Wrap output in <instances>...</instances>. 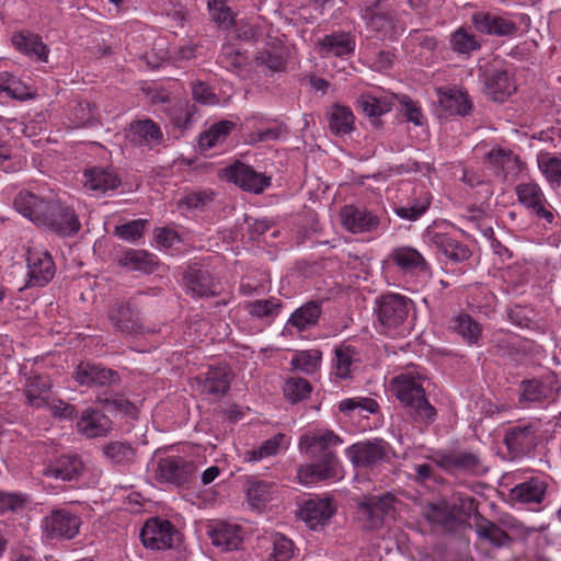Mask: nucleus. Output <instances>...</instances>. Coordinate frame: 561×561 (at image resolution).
Returning a JSON list of instances; mask_svg holds the SVG:
<instances>
[{
  "label": "nucleus",
  "mask_w": 561,
  "mask_h": 561,
  "mask_svg": "<svg viewBox=\"0 0 561 561\" xmlns=\"http://www.w3.org/2000/svg\"><path fill=\"white\" fill-rule=\"evenodd\" d=\"M343 443L342 438L333 431H319L311 435H304L300 438V446L312 455L322 451L323 455L318 463L304 465L297 470L299 482L310 485L335 477L339 467V459L331 450Z\"/></svg>",
  "instance_id": "nucleus-1"
},
{
  "label": "nucleus",
  "mask_w": 561,
  "mask_h": 561,
  "mask_svg": "<svg viewBox=\"0 0 561 561\" xmlns=\"http://www.w3.org/2000/svg\"><path fill=\"white\" fill-rule=\"evenodd\" d=\"M423 381L419 374L404 373L392 378L389 387L414 422L430 424L435 421L436 410L426 398Z\"/></svg>",
  "instance_id": "nucleus-2"
},
{
  "label": "nucleus",
  "mask_w": 561,
  "mask_h": 561,
  "mask_svg": "<svg viewBox=\"0 0 561 561\" xmlns=\"http://www.w3.org/2000/svg\"><path fill=\"white\" fill-rule=\"evenodd\" d=\"M394 451L382 438L357 442L346 449V456L355 467L374 469L381 463H389Z\"/></svg>",
  "instance_id": "nucleus-3"
},
{
  "label": "nucleus",
  "mask_w": 561,
  "mask_h": 561,
  "mask_svg": "<svg viewBox=\"0 0 561 561\" xmlns=\"http://www.w3.org/2000/svg\"><path fill=\"white\" fill-rule=\"evenodd\" d=\"M81 516L67 508H53L41 524L42 533L49 540H72L79 535Z\"/></svg>",
  "instance_id": "nucleus-4"
},
{
  "label": "nucleus",
  "mask_w": 561,
  "mask_h": 561,
  "mask_svg": "<svg viewBox=\"0 0 561 561\" xmlns=\"http://www.w3.org/2000/svg\"><path fill=\"white\" fill-rule=\"evenodd\" d=\"M412 300L399 294H386L376 300L378 322L387 330L396 329L408 318Z\"/></svg>",
  "instance_id": "nucleus-5"
},
{
  "label": "nucleus",
  "mask_w": 561,
  "mask_h": 561,
  "mask_svg": "<svg viewBox=\"0 0 561 561\" xmlns=\"http://www.w3.org/2000/svg\"><path fill=\"white\" fill-rule=\"evenodd\" d=\"M430 459L436 467L448 473L462 472L478 476L485 471L479 456L470 451H437Z\"/></svg>",
  "instance_id": "nucleus-6"
},
{
  "label": "nucleus",
  "mask_w": 561,
  "mask_h": 561,
  "mask_svg": "<svg viewBox=\"0 0 561 561\" xmlns=\"http://www.w3.org/2000/svg\"><path fill=\"white\" fill-rule=\"evenodd\" d=\"M422 239L428 247L435 249L454 263L465 262L472 254L467 244L447 232L437 230L436 225L427 227Z\"/></svg>",
  "instance_id": "nucleus-7"
},
{
  "label": "nucleus",
  "mask_w": 561,
  "mask_h": 561,
  "mask_svg": "<svg viewBox=\"0 0 561 561\" xmlns=\"http://www.w3.org/2000/svg\"><path fill=\"white\" fill-rule=\"evenodd\" d=\"M49 203L50 199L31 191L23 190L14 197L13 206L18 213L38 227L42 225L54 226V221L46 216V213L58 209L56 208V205H49Z\"/></svg>",
  "instance_id": "nucleus-8"
},
{
  "label": "nucleus",
  "mask_w": 561,
  "mask_h": 561,
  "mask_svg": "<svg viewBox=\"0 0 561 561\" xmlns=\"http://www.w3.org/2000/svg\"><path fill=\"white\" fill-rule=\"evenodd\" d=\"M471 23L477 32L489 36L511 37L518 32L514 20L495 11H476L471 15Z\"/></svg>",
  "instance_id": "nucleus-9"
},
{
  "label": "nucleus",
  "mask_w": 561,
  "mask_h": 561,
  "mask_svg": "<svg viewBox=\"0 0 561 561\" xmlns=\"http://www.w3.org/2000/svg\"><path fill=\"white\" fill-rule=\"evenodd\" d=\"M107 317L114 329L122 334L136 336L149 332L142 323L139 310L129 302L112 304Z\"/></svg>",
  "instance_id": "nucleus-10"
},
{
  "label": "nucleus",
  "mask_w": 561,
  "mask_h": 561,
  "mask_svg": "<svg viewBox=\"0 0 561 561\" xmlns=\"http://www.w3.org/2000/svg\"><path fill=\"white\" fill-rule=\"evenodd\" d=\"M140 539L146 548L167 550L179 540V533L169 520L151 518L141 528Z\"/></svg>",
  "instance_id": "nucleus-11"
},
{
  "label": "nucleus",
  "mask_w": 561,
  "mask_h": 561,
  "mask_svg": "<svg viewBox=\"0 0 561 561\" xmlns=\"http://www.w3.org/2000/svg\"><path fill=\"white\" fill-rule=\"evenodd\" d=\"M195 471L193 461L180 456H169L159 460L156 476L161 482L180 486L188 483Z\"/></svg>",
  "instance_id": "nucleus-12"
},
{
  "label": "nucleus",
  "mask_w": 561,
  "mask_h": 561,
  "mask_svg": "<svg viewBox=\"0 0 561 561\" xmlns=\"http://www.w3.org/2000/svg\"><path fill=\"white\" fill-rule=\"evenodd\" d=\"M27 284L30 286L43 287L47 285L55 275V263L50 253L44 249L32 248L27 251Z\"/></svg>",
  "instance_id": "nucleus-13"
},
{
  "label": "nucleus",
  "mask_w": 561,
  "mask_h": 561,
  "mask_svg": "<svg viewBox=\"0 0 561 561\" xmlns=\"http://www.w3.org/2000/svg\"><path fill=\"white\" fill-rule=\"evenodd\" d=\"M518 202L537 218L551 224L554 215L541 190L535 182L520 183L515 188Z\"/></svg>",
  "instance_id": "nucleus-14"
},
{
  "label": "nucleus",
  "mask_w": 561,
  "mask_h": 561,
  "mask_svg": "<svg viewBox=\"0 0 561 561\" xmlns=\"http://www.w3.org/2000/svg\"><path fill=\"white\" fill-rule=\"evenodd\" d=\"M356 36L351 32L335 31L321 37L317 50L323 58H344L354 54Z\"/></svg>",
  "instance_id": "nucleus-15"
},
{
  "label": "nucleus",
  "mask_w": 561,
  "mask_h": 561,
  "mask_svg": "<svg viewBox=\"0 0 561 561\" xmlns=\"http://www.w3.org/2000/svg\"><path fill=\"white\" fill-rule=\"evenodd\" d=\"M73 378L78 383L87 387L112 386L119 380L115 370L90 362L80 363L75 369Z\"/></svg>",
  "instance_id": "nucleus-16"
},
{
  "label": "nucleus",
  "mask_w": 561,
  "mask_h": 561,
  "mask_svg": "<svg viewBox=\"0 0 561 561\" xmlns=\"http://www.w3.org/2000/svg\"><path fill=\"white\" fill-rule=\"evenodd\" d=\"M229 181L240 186L244 191L259 194L270 185V179L264 174L256 172L250 165L242 162H236L225 170Z\"/></svg>",
  "instance_id": "nucleus-17"
},
{
  "label": "nucleus",
  "mask_w": 561,
  "mask_h": 561,
  "mask_svg": "<svg viewBox=\"0 0 561 561\" xmlns=\"http://www.w3.org/2000/svg\"><path fill=\"white\" fill-rule=\"evenodd\" d=\"M392 499L389 496L369 499L359 504L357 518L366 530H375L383 525L385 515L391 508Z\"/></svg>",
  "instance_id": "nucleus-18"
},
{
  "label": "nucleus",
  "mask_w": 561,
  "mask_h": 561,
  "mask_svg": "<svg viewBox=\"0 0 561 561\" xmlns=\"http://www.w3.org/2000/svg\"><path fill=\"white\" fill-rule=\"evenodd\" d=\"M49 205H56L58 209L46 213V216L54 221V226L42 225L41 227L47 228L60 236H72L80 230L81 224L71 207L62 204L58 199H50Z\"/></svg>",
  "instance_id": "nucleus-19"
},
{
  "label": "nucleus",
  "mask_w": 561,
  "mask_h": 561,
  "mask_svg": "<svg viewBox=\"0 0 561 561\" xmlns=\"http://www.w3.org/2000/svg\"><path fill=\"white\" fill-rule=\"evenodd\" d=\"M485 162L489 169L503 180L515 178L520 171V161L510 149L501 147L492 148L485 154Z\"/></svg>",
  "instance_id": "nucleus-20"
},
{
  "label": "nucleus",
  "mask_w": 561,
  "mask_h": 561,
  "mask_svg": "<svg viewBox=\"0 0 561 561\" xmlns=\"http://www.w3.org/2000/svg\"><path fill=\"white\" fill-rule=\"evenodd\" d=\"M207 534L211 543L222 551L236 550L242 542L241 528L224 520H216L209 525Z\"/></svg>",
  "instance_id": "nucleus-21"
},
{
  "label": "nucleus",
  "mask_w": 561,
  "mask_h": 561,
  "mask_svg": "<svg viewBox=\"0 0 561 561\" xmlns=\"http://www.w3.org/2000/svg\"><path fill=\"white\" fill-rule=\"evenodd\" d=\"M504 443L513 457L529 454L536 446V431L533 425H517L505 432Z\"/></svg>",
  "instance_id": "nucleus-22"
},
{
  "label": "nucleus",
  "mask_w": 561,
  "mask_h": 561,
  "mask_svg": "<svg viewBox=\"0 0 561 561\" xmlns=\"http://www.w3.org/2000/svg\"><path fill=\"white\" fill-rule=\"evenodd\" d=\"M389 259L404 275L427 273L430 271V265L424 256L412 247L393 249Z\"/></svg>",
  "instance_id": "nucleus-23"
},
{
  "label": "nucleus",
  "mask_w": 561,
  "mask_h": 561,
  "mask_svg": "<svg viewBox=\"0 0 561 561\" xmlns=\"http://www.w3.org/2000/svg\"><path fill=\"white\" fill-rule=\"evenodd\" d=\"M184 282L187 290L196 297H210L220 293V284L215 280L207 270L188 268L184 274Z\"/></svg>",
  "instance_id": "nucleus-24"
},
{
  "label": "nucleus",
  "mask_w": 561,
  "mask_h": 561,
  "mask_svg": "<svg viewBox=\"0 0 561 561\" xmlns=\"http://www.w3.org/2000/svg\"><path fill=\"white\" fill-rule=\"evenodd\" d=\"M84 466L77 455H62L44 469V476L61 481H78Z\"/></svg>",
  "instance_id": "nucleus-25"
},
{
  "label": "nucleus",
  "mask_w": 561,
  "mask_h": 561,
  "mask_svg": "<svg viewBox=\"0 0 561 561\" xmlns=\"http://www.w3.org/2000/svg\"><path fill=\"white\" fill-rule=\"evenodd\" d=\"M342 224L346 230L353 233H362L375 230L379 219L364 208L346 205L341 210Z\"/></svg>",
  "instance_id": "nucleus-26"
},
{
  "label": "nucleus",
  "mask_w": 561,
  "mask_h": 561,
  "mask_svg": "<svg viewBox=\"0 0 561 561\" xmlns=\"http://www.w3.org/2000/svg\"><path fill=\"white\" fill-rule=\"evenodd\" d=\"M112 422L102 411L87 408L77 422L79 433L88 438L104 436L111 430Z\"/></svg>",
  "instance_id": "nucleus-27"
},
{
  "label": "nucleus",
  "mask_w": 561,
  "mask_h": 561,
  "mask_svg": "<svg viewBox=\"0 0 561 561\" xmlns=\"http://www.w3.org/2000/svg\"><path fill=\"white\" fill-rule=\"evenodd\" d=\"M473 529L479 539L488 541L495 548L508 547L513 539L501 526L477 514L473 518Z\"/></svg>",
  "instance_id": "nucleus-28"
},
{
  "label": "nucleus",
  "mask_w": 561,
  "mask_h": 561,
  "mask_svg": "<svg viewBox=\"0 0 561 561\" xmlns=\"http://www.w3.org/2000/svg\"><path fill=\"white\" fill-rule=\"evenodd\" d=\"M51 382L48 376L31 375L26 378L24 393L26 402L32 408H44L51 396Z\"/></svg>",
  "instance_id": "nucleus-29"
},
{
  "label": "nucleus",
  "mask_w": 561,
  "mask_h": 561,
  "mask_svg": "<svg viewBox=\"0 0 561 561\" xmlns=\"http://www.w3.org/2000/svg\"><path fill=\"white\" fill-rule=\"evenodd\" d=\"M83 178L85 190L95 194H103L110 190H115L121 184L117 174L104 168L87 170Z\"/></svg>",
  "instance_id": "nucleus-30"
},
{
  "label": "nucleus",
  "mask_w": 561,
  "mask_h": 561,
  "mask_svg": "<svg viewBox=\"0 0 561 561\" xmlns=\"http://www.w3.org/2000/svg\"><path fill=\"white\" fill-rule=\"evenodd\" d=\"M485 93L496 102H503L515 90V84L506 70L497 69L485 75Z\"/></svg>",
  "instance_id": "nucleus-31"
},
{
  "label": "nucleus",
  "mask_w": 561,
  "mask_h": 561,
  "mask_svg": "<svg viewBox=\"0 0 561 561\" xmlns=\"http://www.w3.org/2000/svg\"><path fill=\"white\" fill-rule=\"evenodd\" d=\"M130 140L138 146H157L163 140L159 125L151 119L137 121L130 125Z\"/></svg>",
  "instance_id": "nucleus-32"
},
{
  "label": "nucleus",
  "mask_w": 561,
  "mask_h": 561,
  "mask_svg": "<svg viewBox=\"0 0 561 561\" xmlns=\"http://www.w3.org/2000/svg\"><path fill=\"white\" fill-rule=\"evenodd\" d=\"M334 514L332 503L327 499H310L305 502L300 510L301 518L310 528L325 523Z\"/></svg>",
  "instance_id": "nucleus-33"
},
{
  "label": "nucleus",
  "mask_w": 561,
  "mask_h": 561,
  "mask_svg": "<svg viewBox=\"0 0 561 561\" xmlns=\"http://www.w3.org/2000/svg\"><path fill=\"white\" fill-rule=\"evenodd\" d=\"M12 43L18 50L28 57L47 62L49 49L38 35L21 32L12 36Z\"/></svg>",
  "instance_id": "nucleus-34"
},
{
  "label": "nucleus",
  "mask_w": 561,
  "mask_h": 561,
  "mask_svg": "<svg viewBox=\"0 0 561 561\" xmlns=\"http://www.w3.org/2000/svg\"><path fill=\"white\" fill-rule=\"evenodd\" d=\"M118 264L131 272L152 273L157 261L153 254L145 250L128 249L119 256Z\"/></svg>",
  "instance_id": "nucleus-35"
},
{
  "label": "nucleus",
  "mask_w": 561,
  "mask_h": 561,
  "mask_svg": "<svg viewBox=\"0 0 561 561\" xmlns=\"http://www.w3.org/2000/svg\"><path fill=\"white\" fill-rule=\"evenodd\" d=\"M547 491V483L538 478H531L528 481L522 482L515 485L511 490V496L513 500L520 503L539 504L542 502Z\"/></svg>",
  "instance_id": "nucleus-36"
},
{
  "label": "nucleus",
  "mask_w": 561,
  "mask_h": 561,
  "mask_svg": "<svg viewBox=\"0 0 561 561\" xmlns=\"http://www.w3.org/2000/svg\"><path fill=\"white\" fill-rule=\"evenodd\" d=\"M320 316V304L318 301H308L290 314L287 324L296 328L298 331H305L316 325Z\"/></svg>",
  "instance_id": "nucleus-37"
},
{
  "label": "nucleus",
  "mask_w": 561,
  "mask_h": 561,
  "mask_svg": "<svg viewBox=\"0 0 561 561\" xmlns=\"http://www.w3.org/2000/svg\"><path fill=\"white\" fill-rule=\"evenodd\" d=\"M287 447L288 440L286 435L278 433L272 438L264 440L257 448L245 451L243 458L247 462H256L275 456L280 449H286Z\"/></svg>",
  "instance_id": "nucleus-38"
},
{
  "label": "nucleus",
  "mask_w": 561,
  "mask_h": 561,
  "mask_svg": "<svg viewBox=\"0 0 561 561\" xmlns=\"http://www.w3.org/2000/svg\"><path fill=\"white\" fill-rule=\"evenodd\" d=\"M438 102L446 115H466L471 110L468 95L460 90L439 92Z\"/></svg>",
  "instance_id": "nucleus-39"
},
{
  "label": "nucleus",
  "mask_w": 561,
  "mask_h": 561,
  "mask_svg": "<svg viewBox=\"0 0 561 561\" xmlns=\"http://www.w3.org/2000/svg\"><path fill=\"white\" fill-rule=\"evenodd\" d=\"M330 130L336 136L350 134L354 128V114L350 107L335 104L329 113Z\"/></svg>",
  "instance_id": "nucleus-40"
},
{
  "label": "nucleus",
  "mask_w": 561,
  "mask_h": 561,
  "mask_svg": "<svg viewBox=\"0 0 561 561\" xmlns=\"http://www.w3.org/2000/svg\"><path fill=\"white\" fill-rule=\"evenodd\" d=\"M203 390L207 393L225 394L230 388L229 370L226 367H211L205 374Z\"/></svg>",
  "instance_id": "nucleus-41"
},
{
  "label": "nucleus",
  "mask_w": 561,
  "mask_h": 561,
  "mask_svg": "<svg viewBox=\"0 0 561 561\" xmlns=\"http://www.w3.org/2000/svg\"><path fill=\"white\" fill-rule=\"evenodd\" d=\"M454 331L469 344H478L482 336V327L467 313H459L454 319Z\"/></svg>",
  "instance_id": "nucleus-42"
},
{
  "label": "nucleus",
  "mask_w": 561,
  "mask_h": 561,
  "mask_svg": "<svg viewBox=\"0 0 561 561\" xmlns=\"http://www.w3.org/2000/svg\"><path fill=\"white\" fill-rule=\"evenodd\" d=\"M449 44L456 54L467 56L481 48V43L477 39L476 35L465 27L457 28L450 35Z\"/></svg>",
  "instance_id": "nucleus-43"
},
{
  "label": "nucleus",
  "mask_w": 561,
  "mask_h": 561,
  "mask_svg": "<svg viewBox=\"0 0 561 561\" xmlns=\"http://www.w3.org/2000/svg\"><path fill=\"white\" fill-rule=\"evenodd\" d=\"M333 367L336 377L346 379L351 377L352 366L355 360L356 352L350 345H340L334 351Z\"/></svg>",
  "instance_id": "nucleus-44"
},
{
  "label": "nucleus",
  "mask_w": 561,
  "mask_h": 561,
  "mask_svg": "<svg viewBox=\"0 0 561 561\" xmlns=\"http://www.w3.org/2000/svg\"><path fill=\"white\" fill-rule=\"evenodd\" d=\"M282 309V302L276 298L257 299L245 305L250 316L259 319H274Z\"/></svg>",
  "instance_id": "nucleus-45"
},
{
  "label": "nucleus",
  "mask_w": 561,
  "mask_h": 561,
  "mask_svg": "<svg viewBox=\"0 0 561 561\" xmlns=\"http://www.w3.org/2000/svg\"><path fill=\"white\" fill-rule=\"evenodd\" d=\"M194 113L195 105L185 100H179L168 108V116L171 123L182 129L190 127Z\"/></svg>",
  "instance_id": "nucleus-46"
},
{
  "label": "nucleus",
  "mask_w": 561,
  "mask_h": 561,
  "mask_svg": "<svg viewBox=\"0 0 561 561\" xmlns=\"http://www.w3.org/2000/svg\"><path fill=\"white\" fill-rule=\"evenodd\" d=\"M234 124L229 121H221L214 124L208 130L203 133L199 137V145L203 148H213L218 144L225 141L227 136L233 129Z\"/></svg>",
  "instance_id": "nucleus-47"
},
{
  "label": "nucleus",
  "mask_w": 561,
  "mask_h": 561,
  "mask_svg": "<svg viewBox=\"0 0 561 561\" xmlns=\"http://www.w3.org/2000/svg\"><path fill=\"white\" fill-rule=\"evenodd\" d=\"M538 168L552 186H561V158L550 153L538 157Z\"/></svg>",
  "instance_id": "nucleus-48"
},
{
  "label": "nucleus",
  "mask_w": 561,
  "mask_h": 561,
  "mask_svg": "<svg viewBox=\"0 0 561 561\" xmlns=\"http://www.w3.org/2000/svg\"><path fill=\"white\" fill-rule=\"evenodd\" d=\"M321 356L322 354L319 350L300 351L293 356L290 365L293 369L305 374H313L321 364Z\"/></svg>",
  "instance_id": "nucleus-49"
},
{
  "label": "nucleus",
  "mask_w": 561,
  "mask_h": 561,
  "mask_svg": "<svg viewBox=\"0 0 561 561\" xmlns=\"http://www.w3.org/2000/svg\"><path fill=\"white\" fill-rule=\"evenodd\" d=\"M276 485L265 481L253 482L248 490V502L256 510H261L272 500Z\"/></svg>",
  "instance_id": "nucleus-50"
},
{
  "label": "nucleus",
  "mask_w": 561,
  "mask_h": 561,
  "mask_svg": "<svg viewBox=\"0 0 561 561\" xmlns=\"http://www.w3.org/2000/svg\"><path fill=\"white\" fill-rule=\"evenodd\" d=\"M431 205V197L427 192H425L420 197L413 199L412 203L405 205V206H399L394 208V213L398 217L415 221L417 220L430 207Z\"/></svg>",
  "instance_id": "nucleus-51"
},
{
  "label": "nucleus",
  "mask_w": 561,
  "mask_h": 561,
  "mask_svg": "<svg viewBox=\"0 0 561 561\" xmlns=\"http://www.w3.org/2000/svg\"><path fill=\"white\" fill-rule=\"evenodd\" d=\"M285 398L291 403H297L307 399L311 391V385L308 380L300 377L289 378L283 388Z\"/></svg>",
  "instance_id": "nucleus-52"
},
{
  "label": "nucleus",
  "mask_w": 561,
  "mask_h": 561,
  "mask_svg": "<svg viewBox=\"0 0 561 561\" xmlns=\"http://www.w3.org/2000/svg\"><path fill=\"white\" fill-rule=\"evenodd\" d=\"M547 398V391L540 381L525 380L519 387V403L525 408L530 403L540 402Z\"/></svg>",
  "instance_id": "nucleus-53"
},
{
  "label": "nucleus",
  "mask_w": 561,
  "mask_h": 561,
  "mask_svg": "<svg viewBox=\"0 0 561 561\" xmlns=\"http://www.w3.org/2000/svg\"><path fill=\"white\" fill-rule=\"evenodd\" d=\"M0 92H4L9 98L16 100L30 98L26 85L8 71L0 72Z\"/></svg>",
  "instance_id": "nucleus-54"
},
{
  "label": "nucleus",
  "mask_w": 561,
  "mask_h": 561,
  "mask_svg": "<svg viewBox=\"0 0 561 561\" xmlns=\"http://www.w3.org/2000/svg\"><path fill=\"white\" fill-rule=\"evenodd\" d=\"M104 454L116 463H128L134 461L135 449L125 442H111L104 446Z\"/></svg>",
  "instance_id": "nucleus-55"
},
{
  "label": "nucleus",
  "mask_w": 561,
  "mask_h": 561,
  "mask_svg": "<svg viewBox=\"0 0 561 561\" xmlns=\"http://www.w3.org/2000/svg\"><path fill=\"white\" fill-rule=\"evenodd\" d=\"M425 516L430 523L444 528L451 527L456 522L454 513L446 505L431 504L427 507Z\"/></svg>",
  "instance_id": "nucleus-56"
},
{
  "label": "nucleus",
  "mask_w": 561,
  "mask_h": 561,
  "mask_svg": "<svg viewBox=\"0 0 561 561\" xmlns=\"http://www.w3.org/2000/svg\"><path fill=\"white\" fill-rule=\"evenodd\" d=\"M294 554L293 541L283 535L273 537V552L270 556L271 561H289Z\"/></svg>",
  "instance_id": "nucleus-57"
},
{
  "label": "nucleus",
  "mask_w": 561,
  "mask_h": 561,
  "mask_svg": "<svg viewBox=\"0 0 561 561\" xmlns=\"http://www.w3.org/2000/svg\"><path fill=\"white\" fill-rule=\"evenodd\" d=\"M147 220L136 219L115 227V234L125 241H136L145 230Z\"/></svg>",
  "instance_id": "nucleus-58"
},
{
  "label": "nucleus",
  "mask_w": 561,
  "mask_h": 561,
  "mask_svg": "<svg viewBox=\"0 0 561 561\" xmlns=\"http://www.w3.org/2000/svg\"><path fill=\"white\" fill-rule=\"evenodd\" d=\"M219 60L227 69H240L247 62V58L233 45L222 46Z\"/></svg>",
  "instance_id": "nucleus-59"
},
{
  "label": "nucleus",
  "mask_w": 561,
  "mask_h": 561,
  "mask_svg": "<svg viewBox=\"0 0 561 561\" xmlns=\"http://www.w3.org/2000/svg\"><path fill=\"white\" fill-rule=\"evenodd\" d=\"M358 105L367 116H380L390 110L386 102L370 94L360 95Z\"/></svg>",
  "instance_id": "nucleus-60"
},
{
  "label": "nucleus",
  "mask_w": 561,
  "mask_h": 561,
  "mask_svg": "<svg viewBox=\"0 0 561 561\" xmlns=\"http://www.w3.org/2000/svg\"><path fill=\"white\" fill-rule=\"evenodd\" d=\"M25 502L26 497L22 494L0 491V514L19 512L23 510Z\"/></svg>",
  "instance_id": "nucleus-61"
},
{
  "label": "nucleus",
  "mask_w": 561,
  "mask_h": 561,
  "mask_svg": "<svg viewBox=\"0 0 561 561\" xmlns=\"http://www.w3.org/2000/svg\"><path fill=\"white\" fill-rule=\"evenodd\" d=\"M44 408H47L54 416L65 420L72 419L76 413L73 405L60 399L53 398L51 396L49 402H47Z\"/></svg>",
  "instance_id": "nucleus-62"
},
{
  "label": "nucleus",
  "mask_w": 561,
  "mask_h": 561,
  "mask_svg": "<svg viewBox=\"0 0 561 561\" xmlns=\"http://www.w3.org/2000/svg\"><path fill=\"white\" fill-rule=\"evenodd\" d=\"M208 8L213 19L218 23H230L233 21L231 9L226 0H208Z\"/></svg>",
  "instance_id": "nucleus-63"
},
{
  "label": "nucleus",
  "mask_w": 561,
  "mask_h": 561,
  "mask_svg": "<svg viewBox=\"0 0 561 561\" xmlns=\"http://www.w3.org/2000/svg\"><path fill=\"white\" fill-rule=\"evenodd\" d=\"M192 94L194 100L205 105H213L218 101L209 85L201 81L192 84Z\"/></svg>",
  "instance_id": "nucleus-64"
}]
</instances>
